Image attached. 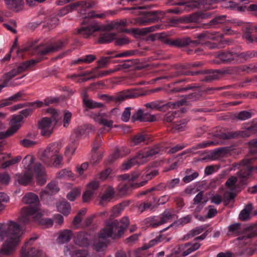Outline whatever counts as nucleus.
<instances>
[{"label":"nucleus","instance_id":"49","mask_svg":"<svg viewBox=\"0 0 257 257\" xmlns=\"http://www.w3.org/2000/svg\"><path fill=\"white\" fill-rule=\"evenodd\" d=\"M122 209L121 205H118L113 207L112 209H111V216L113 217H117L120 214Z\"/></svg>","mask_w":257,"mask_h":257},{"label":"nucleus","instance_id":"55","mask_svg":"<svg viewBox=\"0 0 257 257\" xmlns=\"http://www.w3.org/2000/svg\"><path fill=\"white\" fill-rule=\"evenodd\" d=\"M21 144L26 147H31L37 144V142H34L28 139H24L21 142Z\"/></svg>","mask_w":257,"mask_h":257},{"label":"nucleus","instance_id":"56","mask_svg":"<svg viewBox=\"0 0 257 257\" xmlns=\"http://www.w3.org/2000/svg\"><path fill=\"white\" fill-rule=\"evenodd\" d=\"M191 216L190 215H188L186 216L183 217L180 219L178 220V223L179 225H184L185 224H187L189 222L191 219Z\"/></svg>","mask_w":257,"mask_h":257},{"label":"nucleus","instance_id":"39","mask_svg":"<svg viewBox=\"0 0 257 257\" xmlns=\"http://www.w3.org/2000/svg\"><path fill=\"white\" fill-rule=\"evenodd\" d=\"M6 5L11 8H17L23 4V0H5Z\"/></svg>","mask_w":257,"mask_h":257},{"label":"nucleus","instance_id":"37","mask_svg":"<svg viewBox=\"0 0 257 257\" xmlns=\"http://www.w3.org/2000/svg\"><path fill=\"white\" fill-rule=\"evenodd\" d=\"M257 126L255 125L249 126L246 130L242 131L240 136L243 137H248L256 133Z\"/></svg>","mask_w":257,"mask_h":257},{"label":"nucleus","instance_id":"43","mask_svg":"<svg viewBox=\"0 0 257 257\" xmlns=\"http://www.w3.org/2000/svg\"><path fill=\"white\" fill-rule=\"evenodd\" d=\"M59 190V188L55 183H50L47 186V191L49 194L55 193L58 192Z\"/></svg>","mask_w":257,"mask_h":257},{"label":"nucleus","instance_id":"3","mask_svg":"<svg viewBox=\"0 0 257 257\" xmlns=\"http://www.w3.org/2000/svg\"><path fill=\"white\" fill-rule=\"evenodd\" d=\"M129 220L127 217L121 219L120 222L114 221L107 225L100 232L98 238L95 240L93 248L96 251H102L106 247V239H113L120 237L124 233L125 229L128 227Z\"/></svg>","mask_w":257,"mask_h":257},{"label":"nucleus","instance_id":"8","mask_svg":"<svg viewBox=\"0 0 257 257\" xmlns=\"http://www.w3.org/2000/svg\"><path fill=\"white\" fill-rule=\"evenodd\" d=\"M35 60H30L25 63L21 64L17 67L16 68L12 69L8 73H5L2 78V83L0 84V92L2 89L6 87L12 85L10 83V80L18 76L19 74L24 71L29 66L35 63Z\"/></svg>","mask_w":257,"mask_h":257},{"label":"nucleus","instance_id":"27","mask_svg":"<svg viewBox=\"0 0 257 257\" xmlns=\"http://www.w3.org/2000/svg\"><path fill=\"white\" fill-rule=\"evenodd\" d=\"M251 210V204H248L246 205L244 209L241 211L240 214H239V218H240L241 220H246L248 219L250 212Z\"/></svg>","mask_w":257,"mask_h":257},{"label":"nucleus","instance_id":"45","mask_svg":"<svg viewBox=\"0 0 257 257\" xmlns=\"http://www.w3.org/2000/svg\"><path fill=\"white\" fill-rule=\"evenodd\" d=\"M131 110V108L130 107H126L124 112H122L121 115V119L125 122L128 121L130 115L131 114V112L130 110Z\"/></svg>","mask_w":257,"mask_h":257},{"label":"nucleus","instance_id":"24","mask_svg":"<svg viewBox=\"0 0 257 257\" xmlns=\"http://www.w3.org/2000/svg\"><path fill=\"white\" fill-rule=\"evenodd\" d=\"M252 234L248 231H245L243 235L239 236L236 240V244L238 245H244L249 241L250 237H252Z\"/></svg>","mask_w":257,"mask_h":257},{"label":"nucleus","instance_id":"36","mask_svg":"<svg viewBox=\"0 0 257 257\" xmlns=\"http://www.w3.org/2000/svg\"><path fill=\"white\" fill-rule=\"evenodd\" d=\"M58 176L61 178L74 179V174L70 170H62L58 173Z\"/></svg>","mask_w":257,"mask_h":257},{"label":"nucleus","instance_id":"15","mask_svg":"<svg viewBox=\"0 0 257 257\" xmlns=\"http://www.w3.org/2000/svg\"><path fill=\"white\" fill-rule=\"evenodd\" d=\"M64 254L72 257H88V251L85 250L77 249L72 245H67L64 249Z\"/></svg>","mask_w":257,"mask_h":257},{"label":"nucleus","instance_id":"44","mask_svg":"<svg viewBox=\"0 0 257 257\" xmlns=\"http://www.w3.org/2000/svg\"><path fill=\"white\" fill-rule=\"evenodd\" d=\"M76 147L74 144H71L66 148L65 155L67 157H71L74 154Z\"/></svg>","mask_w":257,"mask_h":257},{"label":"nucleus","instance_id":"7","mask_svg":"<svg viewBox=\"0 0 257 257\" xmlns=\"http://www.w3.org/2000/svg\"><path fill=\"white\" fill-rule=\"evenodd\" d=\"M159 152V149L157 147L143 151L137 154L136 158H133L123 163L122 164L121 169L122 170H127L134 166L143 164L148 161L149 158L157 154Z\"/></svg>","mask_w":257,"mask_h":257},{"label":"nucleus","instance_id":"16","mask_svg":"<svg viewBox=\"0 0 257 257\" xmlns=\"http://www.w3.org/2000/svg\"><path fill=\"white\" fill-rule=\"evenodd\" d=\"M224 55H225L226 58H223L222 57L223 60L230 62L234 60L239 61L240 62L246 60L248 58L251 57L252 55L251 53L247 52L242 53L240 54L233 53H226L224 54Z\"/></svg>","mask_w":257,"mask_h":257},{"label":"nucleus","instance_id":"50","mask_svg":"<svg viewBox=\"0 0 257 257\" xmlns=\"http://www.w3.org/2000/svg\"><path fill=\"white\" fill-rule=\"evenodd\" d=\"M9 201V198L7 194L5 193H0V208L2 209L4 208L3 203H6Z\"/></svg>","mask_w":257,"mask_h":257},{"label":"nucleus","instance_id":"14","mask_svg":"<svg viewBox=\"0 0 257 257\" xmlns=\"http://www.w3.org/2000/svg\"><path fill=\"white\" fill-rule=\"evenodd\" d=\"M23 201L26 204H29L30 206L23 208L20 216L23 215V210L25 208H28L31 210L36 208L40 209L38 196L33 193H29L25 195L23 198Z\"/></svg>","mask_w":257,"mask_h":257},{"label":"nucleus","instance_id":"17","mask_svg":"<svg viewBox=\"0 0 257 257\" xmlns=\"http://www.w3.org/2000/svg\"><path fill=\"white\" fill-rule=\"evenodd\" d=\"M245 0H234V1H222L221 6L222 7L231 10L237 9L238 11H244L243 4Z\"/></svg>","mask_w":257,"mask_h":257},{"label":"nucleus","instance_id":"6","mask_svg":"<svg viewBox=\"0 0 257 257\" xmlns=\"http://www.w3.org/2000/svg\"><path fill=\"white\" fill-rule=\"evenodd\" d=\"M43 214L44 212L38 208L31 210L25 208L23 210V215L19 217V221L22 224H26L30 222L31 220H34L46 227L52 226L53 221L50 219L42 218Z\"/></svg>","mask_w":257,"mask_h":257},{"label":"nucleus","instance_id":"38","mask_svg":"<svg viewBox=\"0 0 257 257\" xmlns=\"http://www.w3.org/2000/svg\"><path fill=\"white\" fill-rule=\"evenodd\" d=\"M84 102L86 107L91 108H99L102 105V104L95 101L86 98L84 99Z\"/></svg>","mask_w":257,"mask_h":257},{"label":"nucleus","instance_id":"4","mask_svg":"<svg viewBox=\"0 0 257 257\" xmlns=\"http://www.w3.org/2000/svg\"><path fill=\"white\" fill-rule=\"evenodd\" d=\"M61 148V144L58 142L50 144L45 149L39 151L41 160L46 164L53 163L55 167H58L63 160V157L60 153Z\"/></svg>","mask_w":257,"mask_h":257},{"label":"nucleus","instance_id":"26","mask_svg":"<svg viewBox=\"0 0 257 257\" xmlns=\"http://www.w3.org/2000/svg\"><path fill=\"white\" fill-rule=\"evenodd\" d=\"M96 58L95 55L92 54H89L86 55L82 58H78L74 61V64H89L91 63L95 60Z\"/></svg>","mask_w":257,"mask_h":257},{"label":"nucleus","instance_id":"30","mask_svg":"<svg viewBox=\"0 0 257 257\" xmlns=\"http://www.w3.org/2000/svg\"><path fill=\"white\" fill-rule=\"evenodd\" d=\"M76 244L79 246H85L88 245V239L84 233H81L75 240Z\"/></svg>","mask_w":257,"mask_h":257},{"label":"nucleus","instance_id":"19","mask_svg":"<svg viewBox=\"0 0 257 257\" xmlns=\"http://www.w3.org/2000/svg\"><path fill=\"white\" fill-rule=\"evenodd\" d=\"M175 218V215L173 214L171 211H166L162 214L160 220L156 221L154 223H152L151 225L153 227H157L162 224L172 221Z\"/></svg>","mask_w":257,"mask_h":257},{"label":"nucleus","instance_id":"22","mask_svg":"<svg viewBox=\"0 0 257 257\" xmlns=\"http://www.w3.org/2000/svg\"><path fill=\"white\" fill-rule=\"evenodd\" d=\"M114 189L111 187L108 188L106 191L104 192V194L101 197L100 201V204L104 206L106 203L110 201L114 196Z\"/></svg>","mask_w":257,"mask_h":257},{"label":"nucleus","instance_id":"59","mask_svg":"<svg viewBox=\"0 0 257 257\" xmlns=\"http://www.w3.org/2000/svg\"><path fill=\"white\" fill-rule=\"evenodd\" d=\"M128 40L127 38H126L125 37H122L121 38H117L115 41V45H123L126 44V43H128Z\"/></svg>","mask_w":257,"mask_h":257},{"label":"nucleus","instance_id":"13","mask_svg":"<svg viewBox=\"0 0 257 257\" xmlns=\"http://www.w3.org/2000/svg\"><path fill=\"white\" fill-rule=\"evenodd\" d=\"M35 239L34 238H31L26 243L22 248L20 257H44L45 254L41 250L29 247L31 245V242Z\"/></svg>","mask_w":257,"mask_h":257},{"label":"nucleus","instance_id":"25","mask_svg":"<svg viewBox=\"0 0 257 257\" xmlns=\"http://www.w3.org/2000/svg\"><path fill=\"white\" fill-rule=\"evenodd\" d=\"M72 237V233L70 230H66L60 232L58 239V242L61 243L67 242L70 240Z\"/></svg>","mask_w":257,"mask_h":257},{"label":"nucleus","instance_id":"20","mask_svg":"<svg viewBox=\"0 0 257 257\" xmlns=\"http://www.w3.org/2000/svg\"><path fill=\"white\" fill-rule=\"evenodd\" d=\"M100 27L97 24L83 27L79 30V33L83 37L86 38L93 34L96 31L100 30Z\"/></svg>","mask_w":257,"mask_h":257},{"label":"nucleus","instance_id":"23","mask_svg":"<svg viewBox=\"0 0 257 257\" xmlns=\"http://www.w3.org/2000/svg\"><path fill=\"white\" fill-rule=\"evenodd\" d=\"M57 210L64 215H68L71 210V207L66 201H60L57 204Z\"/></svg>","mask_w":257,"mask_h":257},{"label":"nucleus","instance_id":"1","mask_svg":"<svg viewBox=\"0 0 257 257\" xmlns=\"http://www.w3.org/2000/svg\"><path fill=\"white\" fill-rule=\"evenodd\" d=\"M23 233V228L14 222H10L7 227L0 224V240L6 237L0 249V253L6 255L12 254L19 245Z\"/></svg>","mask_w":257,"mask_h":257},{"label":"nucleus","instance_id":"53","mask_svg":"<svg viewBox=\"0 0 257 257\" xmlns=\"http://www.w3.org/2000/svg\"><path fill=\"white\" fill-rule=\"evenodd\" d=\"M85 211L82 210L79 212V214L76 216V217H74L73 220V224L74 226L77 227L79 223L81 221V215H82L85 214Z\"/></svg>","mask_w":257,"mask_h":257},{"label":"nucleus","instance_id":"58","mask_svg":"<svg viewBox=\"0 0 257 257\" xmlns=\"http://www.w3.org/2000/svg\"><path fill=\"white\" fill-rule=\"evenodd\" d=\"M93 194V192L91 191H90L89 190H86L83 195H82V198H83L84 201H88V200L91 198Z\"/></svg>","mask_w":257,"mask_h":257},{"label":"nucleus","instance_id":"5","mask_svg":"<svg viewBox=\"0 0 257 257\" xmlns=\"http://www.w3.org/2000/svg\"><path fill=\"white\" fill-rule=\"evenodd\" d=\"M48 113L51 114V117H44L38 122V128L41 131L42 136L49 137L52 134L56 124L60 120L58 111L53 108H49Z\"/></svg>","mask_w":257,"mask_h":257},{"label":"nucleus","instance_id":"9","mask_svg":"<svg viewBox=\"0 0 257 257\" xmlns=\"http://www.w3.org/2000/svg\"><path fill=\"white\" fill-rule=\"evenodd\" d=\"M217 0H205L190 1L181 5H185V10L190 11L195 8H199L204 11H210L217 8Z\"/></svg>","mask_w":257,"mask_h":257},{"label":"nucleus","instance_id":"47","mask_svg":"<svg viewBox=\"0 0 257 257\" xmlns=\"http://www.w3.org/2000/svg\"><path fill=\"white\" fill-rule=\"evenodd\" d=\"M248 4L247 1H245L243 4V7H244V11L247 10L249 11L253 12L256 14L257 11V5L256 4H250L249 6H246Z\"/></svg>","mask_w":257,"mask_h":257},{"label":"nucleus","instance_id":"57","mask_svg":"<svg viewBox=\"0 0 257 257\" xmlns=\"http://www.w3.org/2000/svg\"><path fill=\"white\" fill-rule=\"evenodd\" d=\"M156 120L155 116L150 113H144L142 121H154Z\"/></svg>","mask_w":257,"mask_h":257},{"label":"nucleus","instance_id":"12","mask_svg":"<svg viewBox=\"0 0 257 257\" xmlns=\"http://www.w3.org/2000/svg\"><path fill=\"white\" fill-rule=\"evenodd\" d=\"M90 117L96 123L102 124L104 126L112 127L113 121L111 119L110 113L104 112L92 113Z\"/></svg>","mask_w":257,"mask_h":257},{"label":"nucleus","instance_id":"48","mask_svg":"<svg viewBox=\"0 0 257 257\" xmlns=\"http://www.w3.org/2000/svg\"><path fill=\"white\" fill-rule=\"evenodd\" d=\"M88 167V164L87 163H83L80 166L77 167V172L78 173L79 176H82L85 171H86Z\"/></svg>","mask_w":257,"mask_h":257},{"label":"nucleus","instance_id":"11","mask_svg":"<svg viewBox=\"0 0 257 257\" xmlns=\"http://www.w3.org/2000/svg\"><path fill=\"white\" fill-rule=\"evenodd\" d=\"M184 101H178L175 103L169 102L164 104L161 101H155L145 104L146 107L153 110L166 111L170 108H176L180 105H183Z\"/></svg>","mask_w":257,"mask_h":257},{"label":"nucleus","instance_id":"64","mask_svg":"<svg viewBox=\"0 0 257 257\" xmlns=\"http://www.w3.org/2000/svg\"><path fill=\"white\" fill-rule=\"evenodd\" d=\"M211 201L212 203L219 204L221 201V197L219 195H214L211 198Z\"/></svg>","mask_w":257,"mask_h":257},{"label":"nucleus","instance_id":"42","mask_svg":"<svg viewBox=\"0 0 257 257\" xmlns=\"http://www.w3.org/2000/svg\"><path fill=\"white\" fill-rule=\"evenodd\" d=\"M90 73H91L90 72H87L86 73H81L78 75L74 74L72 76V77H73L74 80L77 81L78 82H85L86 81V79L82 78V77H84Z\"/></svg>","mask_w":257,"mask_h":257},{"label":"nucleus","instance_id":"29","mask_svg":"<svg viewBox=\"0 0 257 257\" xmlns=\"http://www.w3.org/2000/svg\"><path fill=\"white\" fill-rule=\"evenodd\" d=\"M115 39L114 33H106L101 35L99 38V42L101 43H107L111 42Z\"/></svg>","mask_w":257,"mask_h":257},{"label":"nucleus","instance_id":"54","mask_svg":"<svg viewBox=\"0 0 257 257\" xmlns=\"http://www.w3.org/2000/svg\"><path fill=\"white\" fill-rule=\"evenodd\" d=\"M198 176V173L195 172L190 175L186 176L185 177H184L183 178V181L184 182H185L186 183H189L190 182L192 181L193 180L196 178Z\"/></svg>","mask_w":257,"mask_h":257},{"label":"nucleus","instance_id":"28","mask_svg":"<svg viewBox=\"0 0 257 257\" xmlns=\"http://www.w3.org/2000/svg\"><path fill=\"white\" fill-rule=\"evenodd\" d=\"M158 174V171L156 170H154L151 173H148L145 176V180L139 183H136L134 187L138 188L141 186H144L145 184L147 183L148 180H151L153 177H155L156 175Z\"/></svg>","mask_w":257,"mask_h":257},{"label":"nucleus","instance_id":"35","mask_svg":"<svg viewBox=\"0 0 257 257\" xmlns=\"http://www.w3.org/2000/svg\"><path fill=\"white\" fill-rule=\"evenodd\" d=\"M146 139L147 137L144 134H139L133 137L132 145H138L142 142H144Z\"/></svg>","mask_w":257,"mask_h":257},{"label":"nucleus","instance_id":"63","mask_svg":"<svg viewBox=\"0 0 257 257\" xmlns=\"http://www.w3.org/2000/svg\"><path fill=\"white\" fill-rule=\"evenodd\" d=\"M169 197L168 195L162 196L158 200L156 204L158 205L164 204L167 202L169 200Z\"/></svg>","mask_w":257,"mask_h":257},{"label":"nucleus","instance_id":"21","mask_svg":"<svg viewBox=\"0 0 257 257\" xmlns=\"http://www.w3.org/2000/svg\"><path fill=\"white\" fill-rule=\"evenodd\" d=\"M200 246V244L197 242L193 244H187L183 245L180 247L181 252L183 256H186L192 252L196 250Z\"/></svg>","mask_w":257,"mask_h":257},{"label":"nucleus","instance_id":"34","mask_svg":"<svg viewBox=\"0 0 257 257\" xmlns=\"http://www.w3.org/2000/svg\"><path fill=\"white\" fill-rule=\"evenodd\" d=\"M252 114L248 111H241L235 114V117L238 120H244L250 118Z\"/></svg>","mask_w":257,"mask_h":257},{"label":"nucleus","instance_id":"31","mask_svg":"<svg viewBox=\"0 0 257 257\" xmlns=\"http://www.w3.org/2000/svg\"><path fill=\"white\" fill-rule=\"evenodd\" d=\"M81 190L80 188H75L68 192L67 195V198L70 201H73L81 194Z\"/></svg>","mask_w":257,"mask_h":257},{"label":"nucleus","instance_id":"10","mask_svg":"<svg viewBox=\"0 0 257 257\" xmlns=\"http://www.w3.org/2000/svg\"><path fill=\"white\" fill-rule=\"evenodd\" d=\"M23 116L19 115L13 116L9 122V128L6 132H0V139L8 138L13 136L19 130L21 125Z\"/></svg>","mask_w":257,"mask_h":257},{"label":"nucleus","instance_id":"46","mask_svg":"<svg viewBox=\"0 0 257 257\" xmlns=\"http://www.w3.org/2000/svg\"><path fill=\"white\" fill-rule=\"evenodd\" d=\"M224 20H225V16H218L212 20L211 22H210V24L213 25L217 24H222L224 23Z\"/></svg>","mask_w":257,"mask_h":257},{"label":"nucleus","instance_id":"18","mask_svg":"<svg viewBox=\"0 0 257 257\" xmlns=\"http://www.w3.org/2000/svg\"><path fill=\"white\" fill-rule=\"evenodd\" d=\"M248 175V173H245L242 175L240 174H238V179L240 180V182H242ZM237 181V178L234 176H231L227 180L226 182V186L227 189L229 190L231 192L233 191L235 189V184L236 183Z\"/></svg>","mask_w":257,"mask_h":257},{"label":"nucleus","instance_id":"52","mask_svg":"<svg viewBox=\"0 0 257 257\" xmlns=\"http://www.w3.org/2000/svg\"><path fill=\"white\" fill-rule=\"evenodd\" d=\"M98 187L99 183L96 181H92L91 183L88 184L87 187H86V190H89L90 191H91L92 192L94 193Z\"/></svg>","mask_w":257,"mask_h":257},{"label":"nucleus","instance_id":"61","mask_svg":"<svg viewBox=\"0 0 257 257\" xmlns=\"http://www.w3.org/2000/svg\"><path fill=\"white\" fill-rule=\"evenodd\" d=\"M0 181L2 183L7 184L10 181V177L8 174H0Z\"/></svg>","mask_w":257,"mask_h":257},{"label":"nucleus","instance_id":"40","mask_svg":"<svg viewBox=\"0 0 257 257\" xmlns=\"http://www.w3.org/2000/svg\"><path fill=\"white\" fill-rule=\"evenodd\" d=\"M72 117L71 113L68 110L64 111L63 125L64 127H67L68 124L70 123Z\"/></svg>","mask_w":257,"mask_h":257},{"label":"nucleus","instance_id":"62","mask_svg":"<svg viewBox=\"0 0 257 257\" xmlns=\"http://www.w3.org/2000/svg\"><path fill=\"white\" fill-rule=\"evenodd\" d=\"M133 95L128 92H124L119 95L117 98L119 100H123L125 99L133 98Z\"/></svg>","mask_w":257,"mask_h":257},{"label":"nucleus","instance_id":"60","mask_svg":"<svg viewBox=\"0 0 257 257\" xmlns=\"http://www.w3.org/2000/svg\"><path fill=\"white\" fill-rule=\"evenodd\" d=\"M180 182V180L178 178L171 180L168 183L167 186L169 188L172 189L173 188L178 185Z\"/></svg>","mask_w":257,"mask_h":257},{"label":"nucleus","instance_id":"32","mask_svg":"<svg viewBox=\"0 0 257 257\" xmlns=\"http://www.w3.org/2000/svg\"><path fill=\"white\" fill-rule=\"evenodd\" d=\"M242 229L238 223H234L229 227V234L230 235H237L242 231Z\"/></svg>","mask_w":257,"mask_h":257},{"label":"nucleus","instance_id":"41","mask_svg":"<svg viewBox=\"0 0 257 257\" xmlns=\"http://www.w3.org/2000/svg\"><path fill=\"white\" fill-rule=\"evenodd\" d=\"M140 176V173L138 172L132 173L131 175L124 174L121 176V179L123 180H127L128 181H135L139 178Z\"/></svg>","mask_w":257,"mask_h":257},{"label":"nucleus","instance_id":"2","mask_svg":"<svg viewBox=\"0 0 257 257\" xmlns=\"http://www.w3.org/2000/svg\"><path fill=\"white\" fill-rule=\"evenodd\" d=\"M34 157L30 155H27L24 158L23 164L25 173L23 175H16V180L20 184L26 185L30 183L34 175L36 177L37 183L39 185L45 183L47 177L45 169L42 167L41 164H34Z\"/></svg>","mask_w":257,"mask_h":257},{"label":"nucleus","instance_id":"33","mask_svg":"<svg viewBox=\"0 0 257 257\" xmlns=\"http://www.w3.org/2000/svg\"><path fill=\"white\" fill-rule=\"evenodd\" d=\"M201 38L209 39L213 40H217L221 37V35L218 33L216 32H205L201 34L200 36Z\"/></svg>","mask_w":257,"mask_h":257},{"label":"nucleus","instance_id":"51","mask_svg":"<svg viewBox=\"0 0 257 257\" xmlns=\"http://www.w3.org/2000/svg\"><path fill=\"white\" fill-rule=\"evenodd\" d=\"M144 114L142 110H138L136 113L133 114L132 119L135 121L140 120L142 121Z\"/></svg>","mask_w":257,"mask_h":257}]
</instances>
